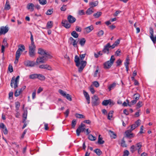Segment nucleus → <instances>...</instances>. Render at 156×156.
Listing matches in <instances>:
<instances>
[{
  "instance_id": "2eb2a0df",
  "label": "nucleus",
  "mask_w": 156,
  "mask_h": 156,
  "mask_svg": "<svg viewBox=\"0 0 156 156\" xmlns=\"http://www.w3.org/2000/svg\"><path fill=\"white\" fill-rule=\"evenodd\" d=\"M132 131L130 129H129L125 132L126 136L124 138H131L134 137L133 134L131 133Z\"/></svg>"
},
{
  "instance_id": "ea45409f",
  "label": "nucleus",
  "mask_w": 156,
  "mask_h": 156,
  "mask_svg": "<svg viewBox=\"0 0 156 156\" xmlns=\"http://www.w3.org/2000/svg\"><path fill=\"white\" fill-rule=\"evenodd\" d=\"M35 51L29 50V54L30 56L32 57H34L35 56Z\"/></svg>"
},
{
  "instance_id": "72a5a7b5",
  "label": "nucleus",
  "mask_w": 156,
  "mask_h": 156,
  "mask_svg": "<svg viewBox=\"0 0 156 156\" xmlns=\"http://www.w3.org/2000/svg\"><path fill=\"white\" fill-rule=\"evenodd\" d=\"M38 74H31L29 76V78L30 79H34L37 78Z\"/></svg>"
},
{
  "instance_id": "a211bd4d",
  "label": "nucleus",
  "mask_w": 156,
  "mask_h": 156,
  "mask_svg": "<svg viewBox=\"0 0 156 156\" xmlns=\"http://www.w3.org/2000/svg\"><path fill=\"white\" fill-rule=\"evenodd\" d=\"M39 68L40 69H47L48 70H51V67L49 65L47 64L41 65L39 66Z\"/></svg>"
},
{
  "instance_id": "bf43d9fd",
  "label": "nucleus",
  "mask_w": 156,
  "mask_h": 156,
  "mask_svg": "<svg viewBox=\"0 0 156 156\" xmlns=\"http://www.w3.org/2000/svg\"><path fill=\"white\" fill-rule=\"evenodd\" d=\"M110 131L112 133V134L111 135V137H112V138H115L116 136V134L115 133H114L112 131Z\"/></svg>"
},
{
  "instance_id": "58836bf2",
  "label": "nucleus",
  "mask_w": 156,
  "mask_h": 156,
  "mask_svg": "<svg viewBox=\"0 0 156 156\" xmlns=\"http://www.w3.org/2000/svg\"><path fill=\"white\" fill-rule=\"evenodd\" d=\"M101 14L102 12H98L94 14L93 16L96 18H98L101 16Z\"/></svg>"
},
{
  "instance_id": "de8ad7c7",
  "label": "nucleus",
  "mask_w": 156,
  "mask_h": 156,
  "mask_svg": "<svg viewBox=\"0 0 156 156\" xmlns=\"http://www.w3.org/2000/svg\"><path fill=\"white\" fill-rule=\"evenodd\" d=\"M104 31L102 30H101L97 33V35L99 37H100L104 34Z\"/></svg>"
},
{
  "instance_id": "f3484780",
  "label": "nucleus",
  "mask_w": 156,
  "mask_h": 156,
  "mask_svg": "<svg viewBox=\"0 0 156 156\" xmlns=\"http://www.w3.org/2000/svg\"><path fill=\"white\" fill-rule=\"evenodd\" d=\"M27 8L30 12H33L34 9V5L32 3H29L27 4Z\"/></svg>"
},
{
  "instance_id": "2f4dec72",
  "label": "nucleus",
  "mask_w": 156,
  "mask_h": 156,
  "mask_svg": "<svg viewBox=\"0 0 156 156\" xmlns=\"http://www.w3.org/2000/svg\"><path fill=\"white\" fill-rule=\"evenodd\" d=\"M93 10V8H92L91 7L87 9L86 11V14L87 15H90L92 14L94 12Z\"/></svg>"
},
{
  "instance_id": "13d9d810",
  "label": "nucleus",
  "mask_w": 156,
  "mask_h": 156,
  "mask_svg": "<svg viewBox=\"0 0 156 156\" xmlns=\"http://www.w3.org/2000/svg\"><path fill=\"white\" fill-rule=\"evenodd\" d=\"M76 120H73L72 122V127L74 128L75 126V125L76 124Z\"/></svg>"
},
{
  "instance_id": "6ab92c4d",
  "label": "nucleus",
  "mask_w": 156,
  "mask_h": 156,
  "mask_svg": "<svg viewBox=\"0 0 156 156\" xmlns=\"http://www.w3.org/2000/svg\"><path fill=\"white\" fill-rule=\"evenodd\" d=\"M93 29L94 27L93 25H91L90 26L85 28L84 30L85 33L87 34L90 32Z\"/></svg>"
},
{
  "instance_id": "423d86ee",
  "label": "nucleus",
  "mask_w": 156,
  "mask_h": 156,
  "mask_svg": "<svg viewBox=\"0 0 156 156\" xmlns=\"http://www.w3.org/2000/svg\"><path fill=\"white\" fill-rule=\"evenodd\" d=\"M142 146V144L141 142L136 144V146L132 145L130 147V151L132 153H133L136 150L140 149Z\"/></svg>"
},
{
  "instance_id": "a878e982",
  "label": "nucleus",
  "mask_w": 156,
  "mask_h": 156,
  "mask_svg": "<svg viewBox=\"0 0 156 156\" xmlns=\"http://www.w3.org/2000/svg\"><path fill=\"white\" fill-rule=\"evenodd\" d=\"M37 78L41 81H44L45 80V77L42 74H38Z\"/></svg>"
},
{
  "instance_id": "4c0bfd02",
  "label": "nucleus",
  "mask_w": 156,
  "mask_h": 156,
  "mask_svg": "<svg viewBox=\"0 0 156 156\" xmlns=\"http://www.w3.org/2000/svg\"><path fill=\"white\" fill-rule=\"evenodd\" d=\"M75 116L77 118H85V116L81 114L76 113L75 114Z\"/></svg>"
},
{
  "instance_id": "6e6d98bb",
  "label": "nucleus",
  "mask_w": 156,
  "mask_h": 156,
  "mask_svg": "<svg viewBox=\"0 0 156 156\" xmlns=\"http://www.w3.org/2000/svg\"><path fill=\"white\" fill-rule=\"evenodd\" d=\"M98 70L97 69L95 71L94 74V77H97L99 76V74L98 73Z\"/></svg>"
},
{
  "instance_id": "338daca9",
  "label": "nucleus",
  "mask_w": 156,
  "mask_h": 156,
  "mask_svg": "<svg viewBox=\"0 0 156 156\" xmlns=\"http://www.w3.org/2000/svg\"><path fill=\"white\" fill-rule=\"evenodd\" d=\"M129 154V151L128 150H126L124 152L123 156H128Z\"/></svg>"
},
{
  "instance_id": "e2e57ef3",
  "label": "nucleus",
  "mask_w": 156,
  "mask_h": 156,
  "mask_svg": "<svg viewBox=\"0 0 156 156\" xmlns=\"http://www.w3.org/2000/svg\"><path fill=\"white\" fill-rule=\"evenodd\" d=\"M141 120L140 119L138 120L135 122V124H136L137 126H139L140 125Z\"/></svg>"
},
{
  "instance_id": "49530a36",
  "label": "nucleus",
  "mask_w": 156,
  "mask_h": 156,
  "mask_svg": "<svg viewBox=\"0 0 156 156\" xmlns=\"http://www.w3.org/2000/svg\"><path fill=\"white\" fill-rule=\"evenodd\" d=\"M53 12L52 9H48L46 12V14L47 15H50Z\"/></svg>"
},
{
  "instance_id": "c756f323",
  "label": "nucleus",
  "mask_w": 156,
  "mask_h": 156,
  "mask_svg": "<svg viewBox=\"0 0 156 156\" xmlns=\"http://www.w3.org/2000/svg\"><path fill=\"white\" fill-rule=\"evenodd\" d=\"M53 22L51 21H49L48 22L46 27L48 29L51 28L53 26Z\"/></svg>"
},
{
  "instance_id": "4d7b16f0",
  "label": "nucleus",
  "mask_w": 156,
  "mask_h": 156,
  "mask_svg": "<svg viewBox=\"0 0 156 156\" xmlns=\"http://www.w3.org/2000/svg\"><path fill=\"white\" fill-rule=\"evenodd\" d=\"M66 5H63L62 7L61 8V10L62 11H65L66 10Z\"/></svg>"
},
{
  "instance_id": "37998d69",
  "label": "nucleus",
  "mask_w": 156,
  "mask_h": 156,
  "mask_svg": "<svg viewBox=\"0 0 156 156\" xmlns=\"http://www.w3.org/2000/svg\"><path fill=\"white\" fill-rule=\"evenodd\" d=\"M124 137H123L122 140L121 146L123 147H126L127 146L124 140Z\"/></svg>"
},
{
  "instance_id": "5fc2aeb1",
  "label": "nucleus",
  "mask_w": 156,
  "mask_h": 156,
  "mask_svg": "<svg viewBox=\"0 0 156 156\" xmlns=\"http://www.w3.org/2000/svg\"><path fill=\"white\" fill-rule=\"evenodd\" d=\"M21 52L19 51H16V58H19L21 55Z\"/></svg>"
},
{
  "instance_id": "e433bc0d",
  "label": "nucleus",
  "mask_w": 156,
  "mask_h": 156,
  "mask_svg": "<svg viewBox=\"0 0 156 156\" xmlns=\"http://www.w3.org/2000/svg\"><path fill=\"white\" fill-rule=\"evenodd\" d=\"M88 139L91 141H94L96 139V138L92 134H90L88 136Z\"/></svg>"
},
{
  "instance_id": "8fccbe9b",
  "label": "nucleus",
  "mask_w": 156,
  "mask_h": 156,
  "mask_svg": "<svg viewBox=\"0 0 156 156\" xmlns=\"http://www.w3.org/2000/svg\"><path fill=\"white\" fill-rule=\"evenodd\" d=\"M40 3L42 5H44L47 3L46 0H39Z\"/></svg>"
},
{
  "instance_id": "393cba45",
  "label": "nucleus",
  "mask_w": 156,
  "mask_h": 156,
  "mask_svg": "<svg viewBox=\"0 0 156 156\" xmlns=\"http://www.w3.org/2000/svg\"><path fill=\"white\" fill-rule=\"evenodd\" d=\"M10 9V6L9 4V2L8 1H6V4L5 6L4 9L6 10H9Z\"/></svg>"
},
{
  "instance_id": "6e6552de",
  "label": "nucleus",
  "mask_w": 156,
  "mask_h": 156,
  "mask_svg": "<svg viewBox=\"0 0 156 156\" xmlns=\"http://www.w3.org/2000/svg\"><path fill=\"white\" fill-rule=\"evenodd\" d=\"M85 125L83 123H81L78 128L76 130V134L77 136H79L81 132H83L85 129Z\"/></svg>"
},
{
  "instance_id": "a18cd8bd",
  "label": "nucleus",
  "mask_w": 156,
  "mask_h": 156,
  "mask_svg": "<svg viewBox=\"0 0 156 156\" xmlns=\"http://www.w3.org/2000/svg\"><path fill=\"white\" fill-rule=\"evenodd\" d=\"M21 93V92L18 89L16 90L15 92L14 95L15 97H18L20 95Z\"/></svg>"
},
{
  "instance_id": "b1692460",
  "label": "nucleus",
  "mask_w": 156,
  "mask_h": 156,
  "mask_svg": "<svg viewBox=\"0 0 156 156\" xmlns=\"http://www.w3.org/2000/svg\"><path fill=\"white\" fill-rule=\"evenodd\" d=\"M101 135H99L98 136V143L99 144H101L104 143L105 141L102 140V138L101 137Z\"/></svg>"
},
{
  "instance_id": "7c9ffc66",
  "label": "nucleus",
  "mask_w": 156,
  "mask_h": 156,
  "mask_svg": "<svg viewBox=\"0 0 156 156\" xmlns=\"http://www.w3.org/2000/svg\"><path fill=\"white\" fill-rule=\"evenodd\" d=\"M94 151L98 156H100L102 154V152L101 150L99 149H95L94 150Z\"/></svg>"
},
{
  "instance_id": "5701e85b",
  "label": "nucleus",
  "mask_w": 156,
  "mask_h": 156,
  "mask_svg": "<svg viewBox=\"0 0 156 156\" xmlns=\"http://www.w3.org/2000/svg\"><path fill=\"white\" fill-rule=\"evenodd\" d=\"M27 110H25L24 111V113L23 115V122H24L27 119Z\"/></svg>"
},
{
  "instance_id": "0e129e2a",
  "label": "nucleus",
  "mask_w": 156,
  "mask_h": 156,
  "mask_svg": "<svg viewBox=\"0 0 156 156\" xmlns=\"http://www.w3.org/2000/svg\"><path fill=\"white\" fill-rule=\"evenodd\" d=\"M78 14L80 16L84 15V10H79L78 11Z\"/></svg>"
},
{
  "instance_id": "a19ab883",
  "label": "nucleus",
  "mask_w": 156,
  "mask_h": 156,
  "mask_svg": "<svg viewBox=\"0 0 156 156\" xmlns=\"http://www.w3.org/2000/svg\"><path fill=\"white\" fill-rule=\"evenodd\" d=\"M113 112V111H110L108 113V119L109 120H110L111 118L112 117V115Z\"/></svg>"
},
{
  "instance_id": "c85d7f7f",
  "label": "nucleus",
  "mask_w": 156,
  "mask_h": 156,
  "mask_svg": "<svg viewBox=\"0 0 156 156\" xmlns=\"http://www.w3.org/2000/svg\"><path fill=\"white\" fill-rule=\"evenodd\" d=\"M71 35L75 38H77L79 37V34L75 31H73L71 33Z\"/></svg>"
},
{
  "instance_id": "20e7f679",
  "label": "nucleus",
  "mask_w": 156,
  "mask_h": 156,
  "mask_svg": "<svg viewBox=\"0 0 156 156\" xmlns=\"http://www.w3.org/2000/svg\"><path fill=\"white\" fill-rule=\"evenodd\" d=\"M115 59L114 56L112 55L110 60L105 62L104 64V68L105 69H109L112 66Z\"/></svg>"
},
{
  "instance_id": "dca6fc26",
  "label": "nucleus",
  "mask_w": 156,
  "mask_h": 156,
  "mask_svg": "<svg viewBox=\"0 0 156 156\" xmlns=\"http://www.w3.org/2000/svg\"><path fill=\"white\" fill-rule=\"evenodd\" d=\"M67 20L69 23H73L76 21V19L73 16L71 15H69L68 16Z\"/></svg>"
},
{
  "instance_id": "f8f14e48",
  "label": "nucleus",
  "mask_w": 156,
  "mask_h": 156,
  "mask_svg": "<svg viewBox=\"0 0 156 156\" xmlns=\"http://www.w3.org/2000/svg\"><path fill=\"white\" fill-rule=\"evenodd\" d=\"M38 53L43 55V56H46L47 55H50L48 53L46 52L45 50L42 48H39L38 50Z\"/></svg>"
},
{
  "instance_id": "4be33fe9",
  "label": "nucleus",
  "mask_w": 156,
  "mask_h": 156,
  "mask_svg": "<svg viewBox=\"0 0 156 156\" xmlns=\"http://www.w3.org/2000/svg\"><path fill=\"white\" fill-rule=\"evenodd\" d=\"M98 3V1L94 2H92L89 3V5L90 7L93 8V7L97 6Z\"/></svg>"
},
{
  "instance_id": "f704fd0d",
  "label": "nucleus",
  "mask_w": 156,
  "mask_h": 156,
  "mask_svg": "<svg viewBox=\"0 0 156 156\" xmlns=\"http://www.w3.org/2000/svg\"><path fill=\"white\" fill-rule=\"evenodd\" d=\"M110 101V99L104 100L102 102V105L104 106L107 105Z\"/></svg>"
},
{
  "instance_id": "1a4fd4ad",
  "label": "nucleus",
  "mask_w": 156,
  "mask_h": 156,
  "mask_svg": "<svg viewBox=\"0 0 156 156\" xmlns=\"http://www.w3.org/2000/svg\"><path fill=\"white\" fill-rule=\"evenodd\" d=\"M78 39H74L72 37H69V42L70 44H72L74 47H77V44L79 41Z\"/></svg>"
},
{
  "instance_id": "bb28decb",
  "label": "nucleus",
  "mask_w": 156,
  "mask_h": 156,
  "mask_svg": "<svg viewBox=\"0 0 156 156\" xmlns=\"http://www.w3.org/2000/svg\"><path fill=\"white\" fill-rule=\"evenodd\" d=\"M36 46L34 43H31L29 46V50L35 51Z\"/></svg>"
},
{
  "instance_id": "f03ea898",
  "label": "nucleus",
  "mask_w": 156,
  "mask_h": 156,
  "mask_svg": "<svg viewBox=\"0 0 156 156\" xmlns=\"http://www.w3.org/2000/svg\"><path fill=\"white\" fill-rule=\"evenodd\" d=\"M120 41V39H117L112 45H111L109 43H108L104 46L102 50V52L104 54H106L107 55L109 53L110 48H111L112 49L114 48L115 46L119 44Z\"/></svg>"
},
{
  "instance_id": "c9c22d12",
  "label": "nucleus",
  "mask_w": 156,
  "mask_h": 156,
  "mask_svg": "<svg viewBox=\"0 0 156 156\" xmlns=\"http://www.w3.org/2000/svg\"><path fill=\"white\" fill-rule=\"evenodd\" d=\"M25 50V48L23 45H21L20 47L19 48L17 51H19V52H22Z\"/></svg>"
},
{
  "instance_id": "3c124183",
  "label": "nucleus",
  "mask_w": 156,
  "mask_h": 156,
  "mask_svg": "<svg viewBox=\"0 0 156 156\" xmlns=\"http://www.w3.org/2000/svg\"><path fill=\"white\" fill-rule=\"evenodd\" d=\"M137 126L136 125V124H134L132 125L130 127V129L132 131L135 129L136 127H137Z\"/></svg>"
},
{
  "instance_id": "39448f33",
  "label": "nucleus",
  "mask_w": 156,
  "mask_h": 156,
  "mask_svg": "<svg viewBox=\"0 0 156 156\" xmlns=\"http://www.w3.org/2000/svg\"><path fill=\"white\" fill-rule=\"evenodd\" d=\"M91 103L93 106H97L100 103L99 99L97 95H94L92 98Z\"/></svg>"
},
{
  "instance_id": "864d4df0",
  "label": "nucleus",
  "mask_w": 156,
  "mask_h": 156,
  "mask_svg": "<svg viewBox=\"0 0 156 156\" xmlns=\"http://www.w3.org/2000/svg\"><path fill=\"white\" fill-rule=\"evenodd\" d=\"M93 84L96 87H98L99 86V84L98 82L97 81H95L93 82Z\"/></svg>"
},
{
  "instance_id": "4468645a",
  "label": "nucleus",
  "mask_w": 156,
  "mask_h": 156,
  "mask_svg": "<svg viewBox=\"0 0 156 156\" xmlns=\"http://www.w3.org/2000/svg\"><path fill=\"white\" fill-rule=\"evenodd\" d=\"M14 77H13L11 81L10 85L11 87H13V84H14V88L16 89L18 87V82H16V80H14Z\"/></svg>"
},
{
  "instance_id": "79ce46f5",
  "label": "nucleus",
  "mask_w": 156,
  "mask_h": 156,
  "mask_svg": "<svg viewBox=\"0 0 156 156\" xmlns=\"http://www.w3.org/2000/svg\"><path fill=\"white\" fill-rule=\"evenodd\" d=\"M116 85V84L115 83H113L112 84H110L108 87L109 90H110L113 89L115 87Z\"/></svg>"
},
{
  "instance_id": "69168bd1",
  "label": "nucleus",
  "mask_w": 156,
  "mask_h": 156,
  "mask_svg": "<svg viewBox=\"0 0 156 156\" xmlns=\"http://www.w3.org/2000/svg\"><path fill=\"white\" fill-rule=\"evenodd\" d=\"M122 61L120 59H119L116 61V63L117 64V66H120L121 64Z\"/></svg>"
},
{
  "instance_id": "774afa93",
  "label": "nucleus",
  "mask_w": 156,
  "mask_h": 156,
  "mask_svg": "<svg viewBox=\"0 0 156 156\" xmlns=\"http://www.w3.org/2000/svg\"><path fill=\"white\" fill-rule=\"evenodd\" d=\"M2 131L4 134L6 135L8 134V130L6 127L4 128V129H2Z\"/></svg>"
},
{
  "instance_id": "09e8293b",
  "label": "nucleus",
  "mask_w": 156,
  "mask_h": 156,
  "mask_svg": "<svg viewBox=\"0 0 156 156\" xmlns=\"http://www.w3.org/2000/svg\"><path fill=\"white\" fill-rule=\"evenodd\" d=\"M16 105V110H18L19 107L20 106V103L19 102H17L15 103Z\"/></svg>"
},
{
  "instance_id": "cd10ccee",
  "label": "nucleus",
  "mask_w": 156,
  "mask_h": 156,
  "mask_svg": "<svg viewBox=\"0 0 156 156\" xmlns=\"http://www.w3.org/2000/svg\"><path fill=\"white\" fill-rule=\"evenodd\" d=\"M86 42V40L84 38H82L80 40L79 43L81 46H83L84 45Z\"/></svg>"
},
{
  "instance_id": "9b49d317",
  "label": "nucleus",
  "mask_w": 156,
  "mask_h": 156,
  "mask_svg": "<svg viewBox=\"0 0 156 156\" xmlns=\"http://www.w3.org/2000/svg\"><path fill=\"white\" fill-rule=\"evenodd\" d=\"M9 28L8 27L2 26L0 27V36L2 34H5L9 31Z\"/></svg>"
},
{
  "instance_id": "0eeeda50",
  "label": "nucleus",
  "mask_w": 156,
  "mask_h": 156,
  "mask_svg": "<svg viewBox=\"0 0 156 156\" xmlns=\"http://www.w3.org/2000/svg\"><path fill=\"white\" fill-rule=\"evenodd\" d=\"M58 92L66 98L67 100L70 101H72L71 95L69 94H66V92L63 91L62 90H59Z\"/></svg>"
},
{
  "instance_id": "473e14b6",
  "label": "nucleus",
  "mask_w": 156,
  "mask_h": 156,
  "mask_svg": "<svg viewBox=\"0 0 156 156\" xmlns=\"http://www.w3.org/2000/svg\"><path fill=\"white\" fill-rule=\"evenodd\" d=\"M140 97V95L138 93L135 94L133 95L134 100H136V101H137L139 99Z\"/></svg>"
},
{
  "instance_id": "7ed1b4c3",
  "label": "nucleus",
  "mask_w": 156,
  "mask_h": 156,
  "mask_svg": "<svg viewBox=\"0 0 156 156\" xmlns=\"http://www.w3.org/2000/svg\"><path fill=\"white\" fill-rule=\"evenodd\" d=\"M46 56H40L36 60V63L37 64L43 63L46 62L49 58H51L52 56L50 55H47Z\"/></svg>"
},
{
  "instance_id": "9d476101",
  "label": "nucleus",
  "mask_w": 156,
  "mask_h": 156,
  "mask_svg": "<svg viewBox=\"0 0 156 156\" xmlns=\"http://www.w3.org/2000/svg\"><path fill=\"white\" fill-rule=\"evenodd\" d=\"M24 65L27 67H33L36 64V63L33 61L30 60H26L24 62Z\"/></svg>"
},
{
  "instance_id": "412c9836",
  "label": "nucleus",
  "mask_w": 156,
  "mask_h": 156,
  "mask_svg": "<svg viewBox=\"0 0 156 156\" xmlns=\"http://www.w3.org/2000/svg\"><path fill=\"white\" fill-rule=\"evenodd\" d=\"M84 95L86 98L87 101V103L88 104L90 103V97L88 93L85 90L83 91Z\"/></svg>"
},
{
  "instance_id": "f257e3e1",
  "label": "nucleus",
  "mask_w": 156,
  "mask_h": 156,
  "mask_svg": "<svg viewBox=\"0 0 156 156\" xmlns=\"http://www.w3.org/2000/svg\"><path fill=\"white\" fill-rule=\"evenodd\" d=\"M80 58L77 55L75 56L74 61L76 63V66L77 67H79L78 71L79 72H81L86 66L87 62L85 61L81 60L80 62Z\"/></svg>"
},
{
  "instance_id": "ddd939ff",
  "label": "nucleus",
  "mask_w": 156,
  "mask_h": 156,
  "mask_svg": "<svg viewBox=\"0 0 156 156\" xmlns=\"http://www.w3.org/2000/svg\"><path fill=\"white\" fill-rule=\"evenodd\" d=\"M150 33L151 34L150 37L151 40L153 41L154 43H156V36L154 37V31L153 29L151 27L150 30Z\"/></svg>"
},
{
  "instance_id": "603ef678",
  "label": "nucleus",
  "mask_w": 156,
  "mask_h": 156,
  "mask_svg": "<svg viewBox=\"0 0 156 156\" xmlns=\"http://www.w3.org/2000/svg\"><path fill=\"white\" fill-rule=\"evenodd\" d=\"M137 101H136V100H134L131 101L130 104H128V105L129 107H131L132 105H133L134 104H135L136 103Z\"/></svg>"
},
{
  "instance_id": "aec40b11",
  "label": "nucleus",
  "mask_w": 156,
  "mask_h": 156,
  "mask_svg": "<svg viewBox=\"0 0 156 156\" xmlns=\"http://www.w3.org/2000/svg\"><path fill=\"white\" fill-rule=\"evenodd\" d=\"M62 23V26L66 28H69L70 27V24L66 20H63Z\"/></svg>"
},
{
  "instance_id": "052dcab7",
  "label": "nucleus",
  "mask_w": 156,
  "mask_h": 156,
  "mask_svg": "<svg viewBox=\"0 0 156 156\" xmlns=\"http://www.w3.org/2000/svg\"><path fill=\"white\" fill-rule=\"evenodd\" d=\"M16 113L15 114V116L16 118H19L20 115V113L18 110H15Z\"/></svg>"
},
{
  "instance_id": "c03bdc74",
  "label": "nucleus",
  "mask_w": 156,
  "mask_h": 156,
  "mask_svg": "<svg viewBox=\"0 0 156 156\" xmlns=\"http://www.w3.org/2000/svg\"><path fill=\"white\" fill-rule=\"evenodd\" d=\"M129 57H127L126 60V62L124 63L125 66H129Z\"/></svg>"
},
{
  "instance_id": "680f3d73",
  "label": "nucleus",
  "mask_w": 156,
  "mask_h": 156,
  "mask_svg": "<svg viewBox=\"0 0 156 156\" xmlns=\"http://www.w3.org/2000/svg\"><path fill=\"white\" fill-rule=\"evenodd\" d=\"M90 91L92 94H94L95 92V90L93 87L91 85L90 89Z\"/></svg>"
}]
</instances>
